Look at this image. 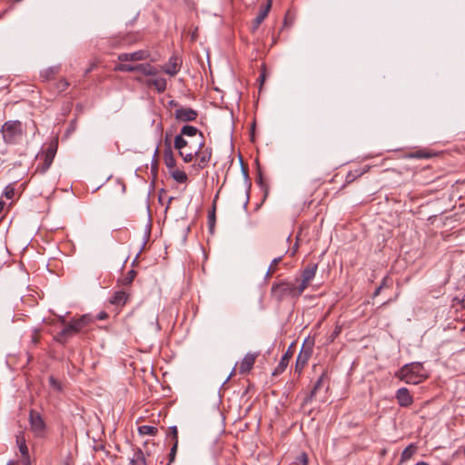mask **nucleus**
I'll use <instances>...</instances> for the list:
<instances>
[{"instance_id":"nucleus-50","label":"nucleus","mask_w":465,"mask_h":465,"mask_svg":"<svg viewBox=\"0 0 465 465\" xmlns=\"http://www.w3.org/2000/svg\"><path fill=\"white\" fill-rule=\"evenodd\" d=\"M382 289V285H380L374 292L373 296L376 297L380 294L381 291Z\"/></svg>"},{"instance_id":"nucleus-58","label":"nucleus","mask_w":465,"mask_h":465,"mask_svg":"<svg viewBox=\"0 0 465 465\" xmlns=\"http://www.w3.org/2000/svg\"><path fill=\"white\" fill-rule=\"evenodd\" d=\"M93 69V66H91L90 68H88L86 71H85V74H89L91 72V70Z\"/></svg>"},{"instance_id":"nucleus-16","label":"nucleus","mask_w":465,"mask_h":465,"mask_svg":"<svg viewBox=\"0 0 465 465\" xmlns=\"http://www.w3.org/2000/svg\"><path fill=\"white\" fill-rule=\"evenodd\" d=\"M292 356V352L291 351V347H289L287 351L283 354V356L280 360L278 366L272 371L273 376H277L285 371Z\"/></svg>"},{"instance_id":"nucleus-15","label":"nucleus","mask_w":465,"mask_h":465,"mask_svg":"<svg viewBox=\"0 0 465 465\" xmlns=\"http://www.w3.org/2000/svg\"><path fill=\"white\" fill-rule=\"evenodd\" d=\"M396 399L402 407H408L413 402V398L406 388H401L396 391Z\"/></svg>"},{"instance_id":"nucleus-12","label":"nucleus","mask_w":465,"mask_h":465,"mask_svg":"<svg viewBox=\"0 0 465 465\" xmlns=\"http://www.w3.org/2000/svg\"><path fill=\"white\" fill-rule=\"evenodd\" d=\"M272 0H267L266 4L261 5L258 15L253 20L252 30L256 31L263 20L267 17L271 8Z\"/></svg>"},{"instance_id":"nucleus-36","label":"nucleus","mask_w":465,"mask_h":465,"mask_svg":"<svg viewBox=\"0 0 465 465\" xmlns=\"http://www.w3.org/2000/svg\"><path fill=\"white\" fill-rule=\"evenodd\" d=\"M3 194L7 199H13V197L15 196L14 186L12 184H8L7 186H5Z\"/></svg>"},{"instance_id":"nucleus-34","label":"nucleus","mask_w":465,"mask_h":465,"mask_svg":"<svg viewBox=\"0 0 465 465\" xmlns=\"http://www.w3.org/2000/svg\"><path fill=\"white\" fill-rule=\"evenodd\" d=\"M136 276V272L134 270H130L122 279L121 283L123 285H128L132 283L134 277Z\"/></svg>"},{"instance_id":"nucleus-19","label":"nucleus","mask_w":465,"mask_h":465,"mask_svg":"<svg viewBox=\"0 0 465 465\" xmlns=\"http://www.w3.org/2000/svg\"><path fill=\"white\" fill-rule=\"evenodd\" d=\"M129 294H127L124 291H118L115 292L111 297L110 302L117 306H123L126 303Z\"/></svg>"},{"instance_id":"nucleus-9","label":"nucleus","mask_w":465,"mask_h":465,"mask_svg":"<svg viewBox=\"0 0 465 465\" xmlns=\"http://www.w3.org/2000/svg\"><path fill=\"white\" fill-rule=\"evenodd\" d=\"M312 353V348L311 346L305 347L304 345L300 351V353L296 359L295 363V371L301 373L307 364L309 359L311 358Z\"/></svg>"},{"instance_id":"nucleus-43","label":"nucleus","mask_w":465,"mask_h":465,"mask_svg":"<svg viewBox=\"0 0 465 465\" xmlns=\"http://www.w3.org/2000/svg\"><path fill=\"white\" fill-rule=\"evenodd\" d=\"M452 302L460 306V309L465 310V296L460 298L458 296L454 297Z\"/></svg>"},{"instance_id":"nucleus-20","label":"nucleus","mask_w":465,"mask_h":465,"mask_svg":"<svg viewBox=\"0 0 465 465\" xmlns=\"http://www.w3.org/2000/svg\"><path fill=\"white\" fill-rule=\"evenodd\" d=\"M418 447L414 443L409 444L401 452L400 463H404L407 460H411L413 455L417 452Z\"/></svg>"},{"instance_id":"nucleus-57","label":"nucleus","mask_w":465,"mask_h":465,"mask_svg":"<svg viewBox=\"0 0 465 465\" xmlns=\"http://www.w3.org/2000/svg\"><path fill=\"white\" fill-rule=\"evenodd\" d=\"M203 146H204V140L203 139V141L199 143V149L203 148Z\"/></svg>"},{"instance_id":"nucleus-42","label":"nucleus","mask_w":465,"mask_h":465,"mask_svg":"<svg viewBox=\"0 0 465 465\" xmlns=\"http://www.w3.org/2000/svg\"><path fill=\"white\" fill-rule=\"evenodd\" d=\"M282 259V255H281V256H279V257H277V258H274V259L271 262V264H270V266H269V268H270V271H271V272H276V270H277V266H278V264L281 262Z\"/></svg>"},{"instance_id":"nucleus-61","label":"nucleus","mask_w":465,"mask_h":465,"mask_svg":"<svg viewBox=\"0 0 465 465\" xmlns=\"http://www.w3.org/2000/svg\"><path fill=\"white\" fill-rule=\"evenodd\" d=\"M232 375V372L227 377V380H230L231 376Z\"/></svg>"},{"instance_id":"nucleus-30","label":"nucleus","mask_w":465,"mask_h":465,"mask_svg":"<svg viewBox=\"0 0 465 465\" xmlns=\"http://www.w3.org/2000/svg\"><path fill=\"white\" fill-rule=\"evenodd\" d=\"M187 144V141L183 138V136L181 134H177L174 137V148L177 149L178 151L184 150Z\"/></svg>"},{"instance_id":"nucleus-51","label":"nucleus","mask_w":465,"mask_h":465,"mask_svg":"<svg viewBox=\"0 0 465 465\" xmlns=\"http://www.w3.org/2000/svg\"><path fill=\"white\" fill-rule=\"evenodd\" d=\"M297 250H298V243L296 242V243L294 244V246L292 247V253H291V255H294V254H295V252H297Z\"/></svg>"},{"instance_id":"nucleus-59","label":"nucleus","mask_w":465,"mask_h":465,"mask_svg":"<svg viewBox=\"0 0 465 465\" xmlns=\"http://www.w3.org/2000/svg\"><path fill=\"white\" fill-rule=\"evenodd\" d=\"M381 285H382V288H383V287H385V285H386V280H385V279L382 281V282L381 283Z\"/></svg>"},{"instance_id":"nucleus-18","label":"nucleus","mask_w":465,"mask_h":465,"mask_svg":"<svg viewBox=\"0 0 465 465\" xmlns=\"http://www.w3.org/2000/svg\"><path fill=\"white\" fill-rule=\"evenodd\" d=\"M145 84L148 86L154 87L158 93H163L166 90L167 85L166 80L163 77L148 79L145 81Z\"/></svg>"},{"instance_id":"nucleus-35","label":"nucleus","mask_w":465,"mask_h":465,"mask_svg":"<svg viewBox=\"0 0 465 465\" xmlns=\"http://www.w3.org/2000/svg\"><path fill=\"white\" fill-rule=\"evenodd\" d=\"M367 170H356L354 172L351 171L348 173L347 176H346V183H352L357 177L362 175L364 173H366Z\"/></svg>"},{"instance_id":"nucleus-53","label":"nucleus","mask_w":465,"mask_h":465,"mask_svg":"<svg viewBox=\"0 0 465 465\" xmlns=\"http://www.w3.org/2000/svg\"><path fill=\"white\" fill-rule=\"evenodd\" d=\"M4 207H5V202L0 200V213L3 212Z\"/></svg>"},{"instance_id":"nucleus-39","label":"nucleus","mask_w":465,"mask_h":465,"mask_svg":"<svg viewBox=\"0 0 465 465\" xmlns=\"http://www.w3.org/2000/svg\"><path fill=\"white\" fill-rule=\"evenodd\" d=\"M177 449H178V441L176 442H173L172 448H171V450H170V453H169V463H172L175 460V456H176V452H177Z\"/></svg>"},{"instance_id":"nucleus-10","label":"nucleus","mask_w":465,"mask_h":465,"mask_svg":"<svg viewBox=\"0 0 465 465\" xmlns=\"http://www.w3.org/2000/svg\"><path fill=\"white\" fill-rule=\"evenodd\" d=\"M175 119L179 122H193L197 116V111L190 107H180L174 112Z\"/></svg>"},{"instance_id":"nucleus-22","label":"nucleus","mask_w":465,"mask_h":465,"mask_svg":"<svg viewBox=\"0 0 465 465\" xmlns=\"http://www.w3.org/2000/svg\"><path fill=\"white\" fill-rule=\"evenodd\" d=\"M171 177L179 183H184L188 181V176L185 172L174 168L169 171Z\"/></svg>"},{"instance_id":"nucleus-40","label":"nucleus","mask_w":465,"mask_h":465,"mask_svg":"<svg viewBox=\"0 0 465 465\" xmlns=\"http://www.w3.org/2000/svg\"><path fill=\"white\" fill-rule=\"evenodd\" d=\"M296 464L307 465L308 464V456L305 452H301L295 460Z\"/></svg>"},{"instance_id":"nucleus-44","label":"nucleus","mask_w":465,"mask_h":465,"mask_svg":"<svg viewBox=\"0 0 465 465\" xmlns=\"http://www.w3.org/2000/svg\"><path fill=\"white\" fill-rule=\"evenodd\" d=\"M170 435L172 436L173 442L178 441V429L176 426H171L169 428Z\"/></svg>"},{"instance_id":"nucleus-47","label":"nucleus","mask_w":465,"mask_h":465,"mask_svg":"<svg viewBox=\"0 0 465 465\" xmlns=\"http://www.w3.org/2000/svg\"><path fill=\"white\" fill-rule=\"evenodd\" d=\"M108 317L107 313L105 312H101L97 314L98 320H105Z\"/></svg>"},{"instance_id":"nucleus-17","label":"nucleus","mask_w":465,"mask_h":465,"mask_svg":"<svg viewBox=\"0 0 465 465\" xmlns=\"http://www.w3.org/2000/svg\"><path fill=\"white\" fill-rule=\"evenodd\" d=\"M196 156H197V167H198V169H203V168H205L208 165V163H209V162L211 160L212 149L211 148H206L203 152L199 151V153Z\"/></svg>"},{"instance_id":"nucleus-63","label":"nucleus","mask_w":465,"mask_h":465,"mask_svg":"<svg viewBox=\"0 0 465 465\" xmlns=\"http://www.w3.org/2000/svg\"><path fill=\"white\" fill-rule=\"evenodd\" d=\"M167 465H171V463H168Z\"/></svg>"},{"instance_id":"nucleus-56","label":"nucleus","mask_w":465,"mask_h":465,"mask_svg":"<svg viewBox=\"0 0 465 465\" xmlns=\"http://www.w3.org/2000/svg\"><path fill=\"white\" fill-rule=\"evenodd\" d=\"M259 183L262 185V173H259Z\"/></svg>"},{"instance_id":"nucleus-6","label":"nucleus","mask_w":465,"mask_h":465,"mask_svg":"<svg viewBox=\"0 0 465 465\" xmlns=\"http://www.w3.org/2000/svg\"><path fill=\"white\" fill-rule=\"evenodd\" d=\"M57 148H58V140L57 139L52 140L48 143L45 151L41 155V158L43 159V163L36 167V172H40V173H44L50 168V166L52 165L53 161L54 159V156L56 154Z\"/></svg>"},{"instance_id":"nucleus-25","label":"nucleus","mask_w":465,"mask_h":465,"mask_svg":"<svg viewBox=\"0 0 465 465\" xmlns=\"http://www.w3.org/2000/svg\"><path fill=\"white\" fill-rule=\"evenodd\" d=\"M200 134V135L203 137V134L199 132V130L192 125H184L181 129V134L183 136H194L197 134Z\"/></svg>"},{"instance_id":"nucleus-38","label":"nucleus","mask_w":465,"mask_h":465,"mask_svg":"<svg viewBox=\"0 0 465 465\" xmlns=\"http://www.w3.org/2000/svg\"><path fill=\"white\" fill-rule=\"evenodd\" d=\"M69 85L70 84L66 79H61L56 84V88L58 92L61 93L65 91L69 87Z\"/></svg>"},{"instance_id":"nucleus-64","label":"nucleus","mask_w":465,"mask_h":465,"mask_svg":"<svg viewBox=\"0 0 465 465\" xmlns=\"http://www.w3.org/2000/svg\"><path fill=\"white\" fill-rule=\"evenodd\" d=\"M66 465H69L68 463Z\"/></svg>"},{"instance_id":"nucleus-45","label":"nucleus","mask_w":465,"mask_h":465,"mask_svg":"<svg viewBox=\"0 0 465 465\" xmlns=\"http://www.w3.org/2000/svg\"><path fill=\"white\" fill-rule=\"evenodd\" d=\"M39 340H40V335H39V332L37 330H35L32 333V336H31V342L34 344V345H36L38 342H39Z\"/></svg>"},{"instance_id":"nucleus-21","label":"nucleus","mask_w":465,"mask_h":465,"mask_svg":"<svg viewBox=\"0 0 465 465\" xmlns=\"http://www.w3.org/2000/svg\"><path fill=\"white\" fill-rule=\"evenodd\" d=\"M163 161L169 171L175 168L176 161L170 146H168L163 152Z\"/></svg>"},{"instance_id":"nucleus-60","label":"nucleus","mask_w":465,"mask_h":465,"mask_svg":"<svg viewBox=\"0 0 465 465\" xmlns=\"http://www.w3.org/2000/svg\"><path fill=\"white\" fill-rule=\"evenodd\" d=\"M243 173H244V175H245L246 177L248 176V174H247V171H244V170H243Z\"/></svg>"},{"instance_id":"nucleus-4","label":"nucleus","mask_w":465,"mask_h":465,"mask_svg":"<svg viewBox=\"0 0 465 465\" xmlns=\"http://www.w3.org/2000/svg\"><path fill=\"white\" fill-rule=\"evenodd\" d=\"M30 430L35 438L44 439L47 436L48 428L43 416L36 411L31 410L28 417Z\"/></svg>"},{"instance_id":"nucleus-62","label":"nucleus","mask_w":465,"mask_h":465,"mask_svg":"<svg viewBox=\"0 0 465 465\" xmlns=\"http://www.w3.org/2000/svg\"><path fill=\"white\" fill-rule=\"evenodd\" d=\"M155 166H156V163L152 166V169H155L156 168Z\"/></svg>"},{"instance_id":"nucleus-28","label":"nucleus","mask_w":465,"mask_h":465,"mask_svg":"<svg viewBox=\"0 0 465 465\" xmlns=\"http://www.w3.org/2000/svg\"><path fill=\"white\" fill-rule=\"evenodd\" d=\"M49 385L50 387L57 392H62L64 390L62 382L54 378L53 375L49 376L48 378Z\"/></svg>"},{"instance_id":"nucleus-31","label":"nucleus","mask_w":465,"mask_h":465,"mask_svg":"<svg viewBox=\"0 0 465 465\" xmlns=\"http://www.w3.org/2000/svg\"><path fill=\"white\" fill-rule=\"evenodd\" d=\"M432 154L424 151V150H418L413 153H410L407 154V158H417V159H422V158H430Z\"/></svg>"},{"instance_id":"nucleus-37","label":"nucleus","mask_w":465,"mask_h":465,"mask_svg":"<svg viewBox=\"0 0 465 465\" xmlns=\"http://www.w3.org/2000/svg\"><path fill=\"white\" fill-rule=\"evenodd\" d=\"M58 73V68H49L45 70L44 73H42V77H45L46 80H49L53 75L56 74Z\"/></svg>"},{"instance_id":"nucleus-41","label":"nucleus","mask_w":465,"mask_h":465,"mask_svg":"<svg viewBox=\"0 0 465 465\" xmlns=\"http://www.w3.org/2000/svg\"><path fill=\"white\" fill-rule=\"evenodd\" d=\"M208 220L210 230H213L215 223V205H213L212 213H209Z\"/></svg>"},{"instance_id":"nucleus-49","label":"nucleus","mask_w":465,"mask_h":465,"mask_svg":"<svg viewBox=\"0 0 465 465\" xmlns=\"http://www.w3.org/2000/svg\"><path fill=\"white\" fill-rule=\"evenodd\" d=\"M134 40L130 39L129 37H124L122 39L121 43L123 45L131 44Z\"/></svg>"},{"instance_id":"nucleus-24","label":"nucleus","mask_w":465,"mask_h":465,"mask_svg":"<svg viewBox=\"0 0 465 465\" xmlns=\"http://www.w3.org/2000/svg\"><path fill=\"white\" fill-rule=\"evenodd\" d=\"M16 442L18 444L19 451L24 459L28 460V448L24 436H17Z\"/></svg>"},{"instance_id":"nucleus-52","label":"nucleus","mask_w":465,"mask_h":465,"mask_svg":"<svg viewBox=\"0 0 465 465\" xmlns=\"http://www.w3.org/2000/svg\"><path fill=\"white\" fill-rule=\"evenodd\" d=\"M275 272H271L270 268H268V271L266 272V278L271 277Z\"/></svg>"},{"instance_id":"nucleus-32","label":"nucleus","mask_w":465,"mask_h":465,"mask_svg":"<svg viewBox=\"0 0 465 465\" xmlns=\"http://www.w3.org/2000/svg\"><path fill=\"white\" fill-rule=\"evenodd\" d=\"M199 153V150L195 152H186L185 150H180L179 154L183 158L184 163H190L193 157Z\"/></svg>"},{"instance_id":"nucleus-29","label":"nucleus","mask_w":465,"mask_h":465,"mask_svg":"<svg viewBox=\"0 0 465 465\" xmlns=\"http://www.w3.org/2000/svg\"><path fill=\"white\" fill-rule=\"evenodd\" d=\"M139 433L140 434H143V435H151V436H154L156 435L158 430L156 427L154 426H150V425H143V426H140L139 429Z\"/></svg>"},{"instance_id":"nucleus-27","label":"nucleus","mask_w":465,"mask_h":465,"mask_svg":"<svg viewBox=\"0 0 465 465\" xmlns=\"http://www.w3.org/2000/svg\"><path fill=\"white\" fill-rule=\"evenodd\" d=\"M81 328V331L87 327L91 322H94L93 318L89 314L82 315L78 319H74Z\"/></svg>"},{"instance_id":"nucleus-54","label":"nucleus","mask_w":465,"mask_h":465,"mask_svg":"<svg viewBox=\"0 0 465 465\" xmlns=\"http://www.w3.org/2000/svg\"><path fill=\"white\" fill-rule=\"evenodd\" d=\"M23 462L25 463V465H30V464H31V462H30V457L28 456V461H27V460H25V459H24V458H23Z\"/></svg>"},{"instance_id":"nucleus-33","label":"nucleus","mask_w":465,"mask_h":465,"mask_svg":"<svg viewBox=\"0 0 465 465\" xmlns=\"http://www.w3.org/2000/svg\"><path fill=\"white\" fill-rule=\"evenodd\" d=\"M323 380H324V375L322 374L320 376V378L318 379V381H316V383L314 384L313 389L312 390L310 395L306 398L305 401H311L315 396L316 391L322 387Z\"/></svg>"},{"instance_id":"nucleus-2","label":"nucleus","mask_w":465,"mask_h":465,"mask_svg":"<svg viewBox=\"0 0 465 465\" xmlns=\"http://www.w3.org/2000/svg\"><path fill=\"white\" fill-rule=\"evenodd\" d=\"M397 376L403 381L409 384H419L428 378L427 371L423 365L420 362H412L404 365Z\"/></svg>"},{"instance_id":"nucleus-11","label":"nucleus","mask_w":465,"mask_h":465,"mask_svg":"<svg viewBox=\"0 0 465 465\" xmlns=\"http://www.w3.org/2000/svg\"><path fill=\"white\" fill-rule=\"evenodd\" d=\"M182 64L181 59L177 55H172L168 62L162 66V70L171 75L174 76L180 71Z\"/></svg>"},{"instance_id":"nucleus-55","label":"nucleus","mask_w":465,"mask_h":465,"mask_svg":"<svg viewBox=\"0 0 465 465\" xmlns=\"http://www.w3.org/2000/svg\"><path fill=\"white\" fill-rule=\"evenodd\" d=\"M415 465H430V464L425 461H420V462L416 463Z\"/></svg>"},{"instance_id":"nucleus-13","label":"nucleus","mask_w":465,"mask_h":465,"mask_svg":"<svg viewBox=\"0 0 465 465\" xmlns=\"http://www.w3.org/2000/svg\"><path fill=\"white\" fill-rule=\"evenodd\" d=\"M150 54L147 50H139L134 53H123L118 55V60L121 62L127 61H143L147 59Z\"/></svg>"},{"instance_id":"nucleus-23","label":"nucleus","mask_w":465,"mask_h":465,"mask_svg":"<svg viewBox=\"0 0 465 465\" xmlns=\"http://www.w3.org/2000/svg\"><path fill=\"white\" fill-rule=\"evenodd\" d=\"M130 465H146L145 458L142 450L138 449L134 451L133 458L130 460Z\"/></svg>"},{"instance_id":"nucleus-7","label":"nucleus","mask_w":465,"mask_h":465,"mask_svg":"<svg viewBox=\"0 0 465 465\" xmlns=\"http://www.w3.org/2000/svg\"><path fill=\"white\" fill-rule=\"evenodd\" d=\"M62 322L65 324V326L55 335L54 340L61 344H65L70 338L81 331V328L74 319L69 322L62 320Z\"/></svg>"},{"instance_id":"nucleus-5","label":"nucleus","mask_w":465,"mask_h":465,"mask_svg":"<svg viewBox=\"0 0 465 465\" xmlns=\"http://www.w3.org/2000/svg\"><path fill=\"white\" fill-rule=\"evenodd\" d=\"M116 72H140L144 75L155 76L158 73L157 69L150 64H118L114 66Z\"/></svg>"},{"instance_id":"nucleus-46","label":"nucleus","mask_w":465,"mask_h":465,"mask_svg":"<svg viewBox=\"0 0 465 465\" xmlns=\"http://www.w3.org/2000/svg\"><path fill=\"white\" fill-rule=\"evenodd\" d=\"M152 325H154V329L156 331H161V326L159 324V322H158V317L155 316L153 321H152Z\"/></svg>"},{"instance_id":"nucleus-14","label":"nucleus","mask_w":465,"mask_h":465,"mask_svg":"<svg viewBox=\"0 0 465 465\" xmlns=\"http://www.w3.org/2000/svg\"><path fill=\"white\" fill-rule=\"evenodd\" d=\"M257 353H247L239 364V372L241 374L248 373L253 367Z\"/></svg>"},{"instance_id":"nucleus-8","label":"nucleus","mask_w":465,"mask_h":465,"mask_svg":"<svg viewBox=\"0 0 465 465\" xmlns=\"http://www.w3.org/2000/svg\"><path fill=\"white\" fill-rule=\"evenodd\" d=\"M318 269L317 263H309L302 272V281L298 285L302 293L305 291V289L309 286L312 280L315 277L316 272Z\"/></svg>"},{"instance_id":"nucleus-1","label":"nucleus","mask_w":465,"mask_h":465,"mask_svg":"<svg viewBox=\"0 0 465 465\" xmlns=\"http://www.w3.org/2000/svg\"><path fill=\"white\" fill-rule=\"evenodd\" d=\"M0 133L3 142L7 145L21 143L26 134L24 124L19 120H8L1 126Z\"/></svg>"},{"instance_id":"nucleus-26","label":"nucleus","mask_w":465,"mask_h":465,"mask_svg":"<svg viewBox=\"0 0 465 465\" xmlns=\"http://www.w3.org/2000/svg\"><path fill=\"white\" fill-rule=\"evenodd\" d=\"M81 328V331L87 327L91 322H94L93 318L89 314L82 315L78 319H74Z\"/></svg>"},{"instance_id":"nucleus-3","label":"nucleus","mask_w":465,"mask_h":465,"mask_svg":"<svg viewBox=\"0 0 465 465\" xmlns=\"http://www.w3.org/2000/svg\"><path fill=\"white\" fill-rule=\"evenodd\" d=\"M271 295L275 301L281 302L287 298L296 299L300 297L302 292L295 283L282 281L272 285Z\"/></svg>"},{"instance_id":"nucleus-48","label":"nucleus","mask_w":465,"mask_h":465,"mask_svg":"<svg viewBox=\"0 0 465 465\" xmlns=\"http://www.w3.org/2000/svg\"><path fill=\"white\" fill-rule=\"evenodd\" d=\"M340 331H341V328L340 327H336V330L331 335V341H333L336 338V336L340 333Z\"/></svg>"}]
</instances>
